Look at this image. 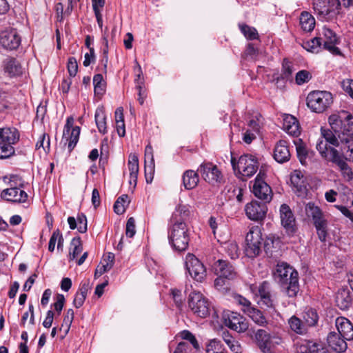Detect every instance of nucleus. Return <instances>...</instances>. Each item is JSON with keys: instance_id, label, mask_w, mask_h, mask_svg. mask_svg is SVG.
<instances>
[{"instance_id": "f257e3e1", "label": "nucleus", "mask_w": 353, "mask_h": 353, "mask_svg": "<svg viewBox=\"0 0 353 353\" xmlns=\"http://www.w3.org/2000/svg\"><path fill=\"white\" fill-rule=\"evenodd\" d=\"M330 127L336 131L338 141L330 132L325 136L330 145L341 149V156L346 161L353 162V117L351 114L342 112L331 114L328 118Z\"/></svg>"}, {"instance_id": "f03ea898", "label": "nucleus", "mask_w": 353, "mask_h": 353, "mask_svg": "<svg viewBox=\"0 0 353 353\" xmlns=\"http://www.w3.org/2000/svg\"><path fill=\"white\" fill-rule=\"evenodd\" d=\"M274 275L289 297L296 296L299 291V274L295 269L285 262H279Z\"/></svg>"}, {"instance_id": "7ed1b4c3", "label": "nucleus", "mask_w": 353, "mask_h": 353, "mask_svg": "<svg viewBox=\"0 0 353 353\" xmlns=\"http://www.w3.org/2000/svg\"><path fill=\"white\" fill-rule=\"evenodd\" d=\"M3 182L10 186L0 193V197L10 202L24 203L28 199V194L22 189L23 188L22 179L17 175L5 176Z\"/></svg>"}, {"instance_id": "20e7f679", "label": "nucleus", "mask_w": 353, "mask_h": 353, "mask_svg": "<svg viewBox=\"0 0 353 353\" xmlns=\"http://www.w3.org/2000/svg\"><path fill=\"white\" fill-rule=\"evenodd\" d=\"M169 243L174 250L185 251L190 241L189 231L184 222L173 223L168 230Z\"/></svg>"}, {"instance_id": "39448f33", "label": "nucleus", "mask_w": 353, "mask_h": 353, "mask_svg": "<svg viewBox=\"0 0 353 353\" xmlns=\"http://www.w3.org/2000/svg\"><path fill=\"white\" fill-rule=\"evenodd\" d=\"M19 137L15 128H0V159L8 158L14 154L13 145L19 141Z\"/></svg>"}, {"instance_id": "423d86ee", "label": "nucleus", "mask_w": 353, "mask_h": 353, "mask_svg": "<svg viewBox=\"0 0 353 353\" xmlns=\"http://www.w3.org/2000/svg\"><path fill=\"white\" fill-rule=\"evenodd\" d=\"M306 101L307 107L312 111L321 113L330 106L333 98L330 92L314 90L308 94Z\"/></svg>"}, {"instance_id": "0eeeda50", "label": "nucleus", "mask_w": 353, "mask_h": 353, "mask_svg": "<svg viewBox=\"0 0 353 353\" xmlns=\"http://www.w3.org/2000/svg\"><path fill=\"white\" fill-rule=\"evenodd\" d=\"M263 241L261 227L252 226L245 236V255L249 258L259 256L261 252Z\"/></svg>"}, {"instance_id": "6e6552de", "label": "nucleus", "mask_w": 353, "mask_h": 353, "mask_svg": "<svg viewBox=\"0 0 353 353\" xmlns=\"http://www.w3.org/2000/svg\"><path fill=\"white\" fill-rule=\"evenodd\" d=\"M234 301L241 306V310L255 323L260 326H265L267 324V320L263 312L252 305L250 300L241 295H236L234 296Z\"/></svg>"}, {"instance_id": "1a4fd4ad", "label": "nucleus", "mask_w": 353, "mask_h": 353, "mask_svg": "<svg viewBox=\"0 0 353 353\" xmlns=\"http://www.w3.org/2000/svg\"><path fill=\"white\" fill-rule=\"evenodd\" d=\"M186 273L195 281L202 282L206 277V269L204 265L193 254L188 253L185 258Z\"/></svg>"}, {"instance_id": "9d476101", "label": "nucleus", "mask_w": 353, "mask_h": 353, "mask_svg": "<svg viewBox=\"0 0 353 353\" xmlns=\"http://www.w3.org/2000/svg\"><path fill=\"white\" fill-rule=\"evenodd\" d=\"M188 306L196 316L205 318L210 314V303L199 292H193L188 297Z\"/></svg>"}, {"instance_id": "9b49d317", "label": "nucleus", "mask_w": 353, "mask_h": 353, "mask_svg": "<svg viewBox=\"0 0 353 353\" xmlns=\"http://www.w3.org/2000/svg\"><path fill=\"white\" fill-rule=\"evenodd\" d=\"M321 139H319L316 143V148L319 152L321 156L326 159L328 161H332L334 154H339V152L333 147H327V143L330 144L329 140H327V137L325 136L327 132H330L334 135L335 139L338 141L339 137L336 133V131L332 127H330V129H325L321 128Z\"/></svg>"}, {"instance_id": "f8f14e48", "label": "nucleus", "mask_w": 353, "mask_h": 353, "mask_svg": "<svg viewBox=\"0 0 353 353\" xmlns=\"http://www.w3.org/2000/svg\"><path fill=\"white\" fill-rule=\"evenodd\" d=\"M222 319L225 326L237 332H244L248 329V321L238 312L224 311Z\"/></svg>"}, {"instance_id": "ddd939ff", "label": "nucleus", "mask_w": 353, "mask_h": 353, "mask_svg": "<svg viewBox=\"0 0 353 353\" xmlns=\"http://www.w3.org/2000/svg\"><path fill=\"white\" fill-rule=\"evenodd\" d=\"M203 179L213 185L221 183L223 175L217 166L212 163H203L197 169Z\"/></svg>"}, {"instance_id": "4468645a", "label": "nucleus", "mask_w": 353, "mask_h": 353, "mask_svg": "<svg viewBox=\"0 0 353 353\" xmlns=\"http://www.w3.org/2000/svg\"><path fill=\"white\" fill-rule=\"evenodd\" d=\"M237 168L241 174L250 177L256 172L259 168V162L254 156L248 154H243L239 159Z\"/></svg>"}, {"instance_id": "2eb2a0df", "label": "nucleus", "mask_w": 353, "mask_h": 353, "mask_svg": "<svg viewBox=\"0 0 353 353\" xmlns=\"http://www.w3.org/2000/svg\"><path fill=\"white\" fill-rule=\"evenodd\" d=\"M280 218L281 225L285 229V232L289 236H293L296 232L297 228L294 214L288 205L283 204L281 205Z\"/></svg>"}, {"instance_id": "dca6fc26", "label": "nucleus", "mask_w": 353, "mask_h": 353, "mask_svg": "<svg viewBox=\"0 0 353 353\" xmlns=\"http://www.w3.org/2000/svg\"><path fill=\"white\" fill-rule=\"evenodd\" d=\"M263 175L264 174L261 171L257 174L252 187V192L256 197L264 201L263 203H266L272 200V194L271 188L262 179Z\"/></svg>"}, {"instance_id": "f3484780", "label": "nucleus", "mask_w": 353, "mask_h": 353, "mask_svg": "<svg viewBox=\"0 0 353 353\" xmlns=\"http://www.w3.org/2000/svg\"><path fill=\"white\" fill-rule=\"evenodd\" d=\"M74 119L72 117H68L64 126L63 132V140L68 142L69 151H72L76 146L80 134V127L73 126Z\"/></svg>"}, {"instance_id": "a211bd4d", "label": "nucleus", "mask_w": 353, "mask_h": 353, "mask_svg": "<svg viewBox=\"0 0 353 353\" xmlns=\"http://www.w3.org/2000/svg\"><path fill=\"white\" fill-rule=\"evenodd\" d=\"M322 34L324 37L323 48L328 50L334 55H341L340 49L336 46L339 43V38L336 34L330 28L323 26L322 28Z\"/></svg>"}, {"instance_id": "6ab92c4d", "label": "nucleus", "mask_w": 353, "mask_h": 353, "mask_svg": "<svg viewBox=\"0 0 353 353\" xmlns=\"http://www.w3.org/2000/svg\"><path fill=\"white\" fill-rule=\"evenodd\" d=\"M268 208L265 203L251 201L245 207L248 218L253 221H261L265 217Z\"/></svg>"}, {"instance_id": "aec40b11", "label": "nucleus", "mask_w": 353, "mask_h": 353, "mask_svg": "<svg viewBox=\"0 0 353 353\" xmlns=\"http://www.w3.org/2000/svg\"><path fill=\"white\" fill-rule=\"evenodd\" d=\"M212 271L220 277L233 279L236 272L233 265L228 261L219 259L212 265Z\"/></svg>"}, {"instance_id": "412c9836", "label": "nucleus", "mask_w": 353, "mask_h": 353, "mask_svg": "<svg viewBox=\"0 0 353 353\" xmlns=\"http://www.w3.org/2000/svg\"><path fill=\"white\" fill-rule=\"evenodd\" d=\"M21 41V37L14 29L3 31L0 34V44L8 50L17 49Z\"/></svg>"}, {"instance_id": "4be33fe9", "label": "nucleus", "mask_w": 353, "mask_h": 353, "mask_svg": "<svg viewBox=\"0 0 353 353\" xmlns=\"http://www.w3.org/2000/svg\"><path fill=\"white\" fill-rule=\"evenodd\" d=\"M291 183L299 196H305L307 193V182L303 172L294 170L290 175Z\"/></svg>"}, {"instance_id": "5701e85b", "label": "nucleus", "mask_w": 353, "mask_h": 353, "mask_svg": "<svg viewBox=\"0 0 353 353\" xmlns=\"http://www.w3.org/2000/svg\"><path fill=\"white\" fill-rule=\"evenodd\" d=\"M335 325L337 333L343 338L347 341L353 339V325L347 319L343 316L338 317L335 320Z\"/></svg>"}, {"instance_id": "b1692460", "label": "nucleus", "mask_w": 353, "mask_h": 353, "mask_svg": "<svg viewBox=\"0 0 353 353\" xmlns=\"http://www.w3.org/2000/svg\"><path fill=\"white\" fill-rule=\"evenodd\" d=\"M329 3L325 0H313V9L319 19L322 21L329 19L330 13L334 10V6H330Z\"/></svg>"}, {"instance_id": "393cba45", "label": "nucleus", "mask_w": 353, "mask_h": 353, "mask_svg": "<svg viewBox=\"0 0 353 353\" xmlns=\"http://www.w3.org/2000/svg\"><path fill=\"white\" fill-rule=\"evenodd\" d=\"M290 156L287 142L284 140L279 141L274 149L273 157L274 160L279 163H283L290 160Z\"/></svg>"}, {"instance_id": "a878e982", "label": "nucleus", "mask_w": 353, "mask_h": 353, "mask_svg": "<svg viewBox=\"0 0 353 353\" xmlns=\"http://www.w3.org/2000/svg\"><path fill=\"white\" fill-rule=\"evenodd\" d=\"M336 164L343 177L347 181H351L353 180V171L351 167L347 164L346 160H345L341 154H334L331 161Z\"/></svg>"}, {"instance_id": "bb28decb", "label": "nucleus", "mask_w": 353, "mask_h": 353, "mask_svg": "<svg viewBox=\"0 0 353 353\" xmlns=\"http://www.w3.org/2000/svg\"><path fill=\"white\" fill-rule=\"evenodd\" d=\"M283 129L288 134L297 137L300 133V125L296 117L291 114H286L283 118Z\"/></svg>"}, {"instance_id": "cd10ccee", "label": "nucleus", "mask_w": 353, "mask_h": 353, "mask_svg": "<svg viewBox=\"0 0 353 353\" xmlns=\"http://www.w3.org/2000/svg\"><path fill=\"white\" fill-rule=\"evenodd\" d=\"M346 341L347 340L335 332H330L327 336L329 346L336 352H343L346 350L347 347Z\"/></svg>"}, {"instance_id": "c85d7f7f", "label": "nucleus", "mask_w": 353, "mask_h": 353, "mask_svg": "<svg viewBox=\"0 0 353 353\" xmlns=\"http://www.w3.org/2000/svg\"><path fill=\"white\" fill-rule=\"evenodd\" d=\"M336 305L342 310H347L352 305V296L350 291L347 288H341L339 290L335 296Z\"/></svg>"}, {"instance_id": "c756f323", "label": "nucleus", "mask_w": 353, "mask_h": 353, "mask_svg": "<svg viewBox=\"0 0 353 353\" xmlns=\"http://www.w3.org/2000/svg\"><path fill=\"white\" fill-rule=\"evenodd\" d=\"M3 68L6 73L10 77H15L22 74V67L19 61L8 57L3 61Z\"/></svg>"}, {"instance_id": "7c9ffc66", "label": "nucleus", "mask_w": 353, "mask_h": 353, "mask_svg": "<svg viewBox=\"0 0 353 353\" xmlns=\"http://www.w3.org/2000/svg\"><path fill=\"white\" fill-rule=\"evenodd\" d=\"M256 343L263 353H268L272 351L270 349V335L264 330H259L255 334Z\"/></svg>"}, {"instance_id": "2f4dec72", "label": "nucleus", "mask_w": 353, "mask_h": 353, "mask_svg": "<svg viewBox=\"0 0 353 353\" xmlns=\"http://www.w3.org/2000/svg\"><path fill=\"white\" fill-rule=\"evenodd\" d=\"M198 172L188 170L183 173V183L186 190H192L197 185L199 181Z\"/></svg>"}, {"instance_id": "473e14b6", "label": "nucleus", "mask_w": 353, "mask_h": 353, "mask_svg": "<svg viewBox=\"0 0 353 353\" xmlns=\"http://www.w3.org/2000/svg\"><path fill=\"white\" fill-rule=\"evenodd\" d=\"M288 325L290 330L297 334L304 335L307 332L308 327L304 321L296 316H292L289 319Z\"/></svg>"}, {"instance_id": "72a5a7b5", "label": "nucleus", "mask_w": 353, "mask_h": 353, "mask_svg": "<svg viewBox=\"0 0 353 353\" xmlns=\"http://www.w3.org/2000/svg\"><path fill=\"white\" fill-rule=\"evenodd\" d=\"M319 240L325 242L327 236V221L324 216L313 221Z\"/></svg>"}, {"instance_id": "f704fd0d", "label": "nucleus", "mask_w": 353, "mask_h": 353, "mask_svg": "<svg viewBox=\"0 0 353 353\" xmlns=\"http://www.w3.org/2000/svg\"><path fill=\"white\" fill-rule=\"evenodd\" d=\"M190 216L189 208L185 205H179L176 208V210L172 214L171 218V223H176L180 222H184L188 219Z\"/></svg>"}, {"instance_id": "c9c22d12", "label": "nucleus", "mask_w": 353, "mask_h": 353, "mask_svg": "<svg viewBox=\"0 0 353 353\" xmlns=\"http://www.w3.org/2000/svg\"><path fill=\"white\" fill-rule=\"evenodd\" d=\"M94 119L99 132L105 134L107 132L106 116L103 107H98L96 109Z\"/></svg>"}, {"instance_id": "e433bc0d", "label": "nucleus", "mask_w": 353, "mask_h": 353, "mask_svg": "<svg viewBox=\"0 0 353 353\" xmlns=\"http://www.w3.org/2000/svg\"><path fill=\"white\" fill-rule=\"evenodd\" d=\"M250 288L259 299L272 294L270 284L266 281L261 283L259 286L252 285Z\"/></svg>"}, {"instance_id": "4c0bfd02", "label": "nucleus", "mask_w": 353, "mask_h": 353, "mask_svg": "<svg viewBox=\"0 0 353 353\" xmlns=\"http://www.w3.org/2000/svg\"><path fill=\"white\" fill-rule=\"evenodd\" d=\"M114 114L117 133L119 137H123L125 134L123 108L119 107L118 108H117Z\"/></svg>"}, {"instance_id": "58836bf2", "label": "nucleus", "mask_w": 353, "mask_h": 353, "mask_svg": "<svg viewBox=\"0 0 353 353\" xmlns=\"http://www.w3.org/2000/svg\"><path fill=\"white\" fill-rule=\"evenodd\" d=\"M300 24L304 31L310 32L314 28L315 19L308 12H303L300 16Z\"/></svg>"}, {"instance_id": "ea45409f", "label": "nucleus", "mask_w": 353, "mask_h": 353, "mask_svg": "<svg viewBox=\"0 0 353 353\" xmlns=\"http://www.w3.org/2000/svg\"><path fill=\"white\" fill-rule=\"evenodd\" d=\"M305 212L308 218H311L312 221L322 217L323 215L321 210L312 202L305 204Z\"/></svg>"}, {"instance_id": "a19ab883", "label": "nucleus", "mask_w": 353, "mask_h": 353, "mask_svg": "<svg viewBox=\"0 0 353 353\" xmlns=\"http://www.w3.org/2000/svg\"><path fill=\"white\" fill-rule=\"evenodd\" d=\"M294 143L296 145L297 157L301 163L303 165H306L307 164V159L309 156L308 151L303 145L301 139H299L298 140H295L294 141Z\"/></svg>"}, {"instance_id": "79ce46f5", "label": "nucleus", "mask_w": 353, "mask_h": 353, "mask_svg": "<svg viewBox=\"0 0 353 353\" xmlns=\"http://www.w3.org/2000/svg\"><path fill=\"white\" fill-rule=\"evenodd\" d=\"M304 323L307 327L316 325L319 320V316L316 310L307 309L303 313Z\"/></svg>"}, {"instance_id": "37998d69", "label": "nucleus", "mask_w": 353, "mask_h": 353, "mask_svg": "<svg viewBox=\"0 0 353 353\" xmlns=\"http://www.w3.org/2000/svg\"><path fill=\"white\" fill-rule=\"evenodd\" d=\"M206 353H227L221 341L216 339L210 340L206 345Z\"/></svg>"}, {"instance_id": "c03bdc74", "label": "nucleus", "mask_w": 353, "mask_h": 353, "mask_svg": "<svg viewBox=\"0 0 353 353\" xmlns=\"http://www.w3.org/2000/svg\"><path fill=\"white\" fill-rule=\"evenodd\" d=\"M321 38L314 37L303 44V48L312 53H318L322 48Z\"/></svg>"}, {"instance_id": "a18cd8bd", "label": "nucleus", "mask_w": 353, "mask_h": 353, "mask_svg": "<svg viewBox=\"0 0 353 353\" xmlns=\"http://www.w3.org/2000/svg\"><path fill=\"white\" fill-rule=\"evenodd\" d=\"M93 85L95 94L102 95L104 93L106 83L102 74H97L94 76Z\"/></svg>"}, {"instance_id": "49530a36", "label": "nucleus", "mask_w": 353, "mask_h": 353, "mask_svg": "<svg viewBox=\"0 0 353 353\" xmlns=\"http://www.w3.org/2000/svg\"><path fill=\"white\" fill-rule=\"evenodd\" d=\"M80 237L73 238L71 241V248L69 253V259L74 260L82 251Z\"/></svg>"}, {"instance_id": "de8ad7c7", "label": "nucleus", "mask_w": 353, "mask_h": 353, "mask_svg": "<svg viewBox=\"0 0 353 353\" xmlns=\"http://www.w3.org/2000/svg\"><path fill=\"white\" fill-rule=\"evenodd\" d=\"M239 27L242 34L247 39L254 40L258 39V32L254 27L249 26L246 24H239Z\"/></svg>"}, {"instance_id": "09e8293b", "label": "nucleus", "mask_w": 353, "mask_h": 353, "mask_svg": "<svg viewBox=\"0 0 353 353\" xmlns=\"http://www.w3.org/2000/svg\"><path fill=\"white\" fill-rule=\"evenodd\" d=\"M312 341L300 340L294 344L296 353H312Z\"/></svg>"}, {"instance_id": "8fccbe9b", "label": "nucleus", "mask_w": 353, "mask_h": 353, "mask_svg": "<svg viewBox=\"0 0 353 353\" xmlns=\"http://www.w3.org/2000/svg\"><path fill=\"white\" fill-rule=\"evenodd\" d=\"M128 196L123 194L119 196L114 204V211L117 214H122L125 211V205L128 204Z\"/></svg>"}, {"instance_id": "3c124183", "label": "nucleus", "mask_w": 353, "mask_h": 353, "mask_svg": "<svg viewBox=\"0 0 353 353\" xmlns=\"http://www.w3.org/2000/svg\"><path fill=\"white\" fill-rule=\"evenodd\" d=\"M257 303L261 307H265L266 310H269L271 313L276 312L275 301L272 294L262 299H259L257 301Z\"/></svg>"}, {"instance_id": "603ef678", "label": "nucleus", "mask_w": 353, "mask_h": 353, "mask_svg": "<svg viewBox=\"0 0 353 353\" xmlns=\"http://www.w3.org/2000/svg\"><path fill=\"white\" fill-rule=\"evenodd\" d=\"M128 169L130 171V176L135 178V174L139 172V159L137 154H131L128 160Z\"/></svg>"}, {"instance_id": "864d4df0", "label": "nucleus", "mask_w": 353, "mask_h": 353, "mask_svg": "<svg viewBox=\"0 0 353 353\" xmlns=\"http://www.w3.org/2000/svg\"><path fill=\"white\" fill-rule=\"evenodd\" d=\"M225 250L232 259H237L239 256L240 251L236 242L232 241L225 243Z\"/></svg>"}, {"instance_id": "5fc2aeb1", "label": "nucleus", "mask_w": 353, "mask_h": 353, "mask_svg": "<svg viewBox=\"0 0 353 353\" xmlns=\"http://www.w3.org/2000/svg\"><path fill=\"white\" fill-rule=\"evenodd\" d=\"M293 73L292 63L284 59L282 65L281 77L283 79L290 80Z\"/></svg>"}, {"instance_id": "6e6d98bb", "label": "nucleus", "mask_w": 353, "mask_h": 353, "mask_svg": "<svg viewBox=\"0 0 353 353\" xmlns=\"http://www.w3.org/2000/svg\"><path fill=\"white\" fill-rule=\"evenodd\" d=\"M312 78L310 72L305 70H302L298 72L295 77V81L296 84L303 85L307 83Z\"/></svg>"}, {"instance_id": "4d7b16f0", "label": "nucleus", "mask_w": 353, "mask_h": 353, "mask_svg": "<svg viewBox=\"0 0 353 353\" xmlns=\"http://www.w3.org/2000/svg\"><path fill=\"white\" fill-rule=\"evenodd\" d=\"M181 337L186 340V342H189L190 345H191L192 347L194 349H198L199 347L197 340L195 336L188 330H183L181 332Z\"/></svg>"}, {"instance_id": "13d9d810", "label": "nucleus", "mask_w": 353, "mask_h": 353, "mask_svg": "<svg viewBox=\"0 0 353 353\" xmlns=\"http://www.w3.org/2000/svg\"><path fill=\"white\" fill-rule=\"evenodd\" d=\"M77 230L80 233H85L88 230L87 218L84 214L77 216Z\"/></svg>"}, {"instance_id": "bf43d9fd", "label": "nucleus", "mask_w": 353, "mask_h": 353, "mask_svg": "<svg viewBox=\"0 0 353 353\" xmlns=\"http://www.w3.org/2000/svg\"><path fill=\"white\" fill-rule=\"evenodd\" d=\"M154 163H145V176L148 183L152 182L154 174Z\"/></svg>"}, {"instance_id": "052dcab7", "label": "nucleus", "mask_w": 353, "mask_h": 353, "mask_svg": "<svg viewBox=\"0 0 353 353\" xmlns=\"http://www.w3.org/2000/svg\"><path fill=\"white\" fill-rule=\"evenodd\" d=\"M36 148L37 149H40L42 148L45 152H46V149L49 150L50 149V138L49 136L43 134L40 137L39 139L37 141L36 143Z\"/></svg>"}, {"instance_id": "680f3d73", "label": "nucleus", "mask_w": 353, "mask_h": 353, "mask_svg": "<svg viewBox=\"0 0 353 353\" xmlns=\"http://www.w3.org/2000/svg\"><path fill=\"white\" fill-rule=\"evenodd\" d=\"M68 70L70 77H75L78 71V64L74 57H70L68 61Z\"/></svg>"}, {"instance_id": "e2e57ef3", "label": "nucleus", "mask_w": 353, "mask_h": 353, "mask_svg": "<svg viewBox=\"0 0 353 353\" xmlns=\"http://www.w3.org/2000/svg\"><path fill=\"white\" fill-rule=\"evenodd\" d=\"M135 233V220L133 217H130L127 221L125 234L128 237L132 238Z\"/></svg>"}, {"instance_id": "0e129e2a", "label": "nucleus", "mask_w": 353, "mask_h": 353, "mask_svg": "<svg viewBox=\"0 0 353 353\" xmlns=\"http://www.w3.org/2000/svg\"><path fill=\"white\" fill-rule=\"evenodd\" d=\"M312 353H331L325 345L321 342H314L312 344Z\"/></svg>"}, {"instance_id": "69168bd1", "label": "nucleus", "mask_w": 353, "mask_h": 353, "mask_svg": "<svg viewBox=\"0 0 353 353\" xmlns=\"http://www.w3.org/2000/svg\"><path fill=\"white\" fill-rule=\"evenodd\" d=\"M245 56L250 57L251 59H256L259 54V50L254 46L252 43H249L247 46L246 50H245Z\"/></svg>"}, {"instance_id": "338daca9", "label": "nucleus", "mask_w": 353, "mask_h": 353, "mask_svg": "<svg viewBox=\"0 0 353 353\" xmlns=\"http://www.w3.org/2000/svg\"><path fill=\"white\" fill-rule=\"evenodd\" d=\"M74 311L72 309H68L64 316L62 326L65 325L68 330L70 329V325L74 319Z\"/></svg>"}, {"instance_id": "774afa93", "label": "nucleus", "mask_w": 353, "mask_h": 353, "mask_svg": "<svg viewBox=\"0 0 353 353\" xmlns=\"http://www.w3.org/2000/svg\"><path fill=\"white\" fill-rule=\"evenodd\" d=\"M65 303V297L63 294H58L57 296L56 302L54 303V310L57 312V314L59 315L63 310V305Z\"/></svg>"}]
</instances>
